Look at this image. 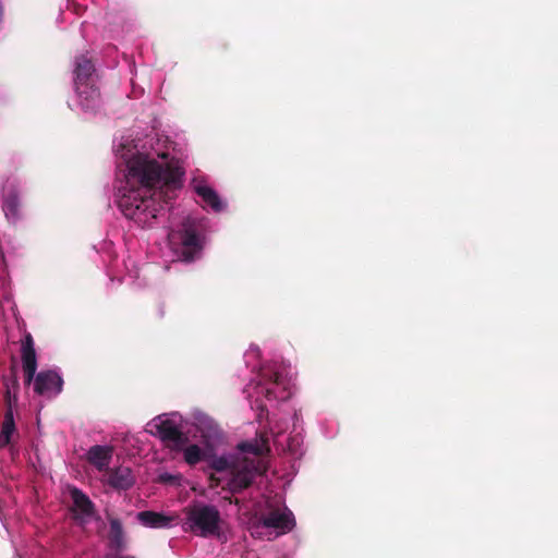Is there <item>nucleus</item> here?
Here are the masks:
<instances>
[{
  "label": "nucleus",
  "mask_w": 558,
  "mask_h": 558,
  "mask_svg": "<svg viewBox=\"0 0 558 558\" xmlns=\"http://www.w3.org/2000/svg\"><path fill=\"white\" fill-rule=\"evenodd\" d=\"M112 149L119 211L140 229L157 227L183 187L186 146L153 131H129L114 138Z\"/></svg>",
  "instance_id": "nucleus-1"
},
{
  "label": "nucleus",
  "mask_w": 558,
  "mask_h": 558,
  "mask_svg": "<svg viewBox=\"0 0 558 558\" xmlns=\"http://www.w3.org/2000/svg\"><path fill=\"white\" fill-rule=\"evenodd\" d=\"M302 425L301 411L295 410L283 418L272 415L267 428L264 427L256 438L239 442L232 452L206 454L198 445L190 444L181 448L183 459L191 466L206 461L211 471L210 487L235 494L248 487L254 477L265 471V457L271 442L279 453L294 461L302 459L305 453Z\"/></svg>",
  "instance_id": "nucleus-2"
},
{
  "label": "nucleus",
  "mask_w": 558,
  "mask_h": 558,
  "mask_svg": "<svg viewBox=\"0 0 558 558\" xmlns=\"http://www.w3.org/2000/svg\"><path fill=\"white\" fill-rule=\"evenodd\" d=\"M294 389L292 369L282 363L270 362L262 365L254 378L246 385L244 393L252 410L257 412L262 423L264 415L268 418V407L288 400Z\"/></svg>",
  "instance_id": "nucleus-3"
},
{
  "label": "nucleus",
  "mask_w": 558,
  "mask_h": 558,
  "mask_svg": "<svg viewBox=\"0 0 558 558\" xmlns=\"http://www.w3.org/2000/svg\"><path fill=\"white\" fill-rule=\"evenodd\" d=\"M168 245L178 260L193 263L202 258L206 245L205 220L192 215L173 218Z\"/></svg>",
  "instance_id": "nucleus-4"
},
{
  "label": "nucleus",
  "mask_w": 558,
  "mask_h": 558,
  "mask_svg": "<svg viewBox=\"0 0 558 558\" xmlns=\"http://www.w3.org/2000/svg\"><path fill=\"white\" fill-rule=\"evenodd\" d=\"M74 96L69 100V107L85 116H96L101 112L104 101L97 86V75L90 59L85 54L77 56L73 69Z\"/></svg>",
  "instance_id": "nucleus-5"
},
{
  "label": "nucleus",
  "mask_w": 558,
  "mask_h": 558,
  "mask_svg": "<svg viewBox=\"0 0 558 558\" xmlns=\"http://www.w3.org/2000/svg\"><path fill=\"white\" fill-rule=\"evenodd\" d=\"M180 526L183 532L204 538H221L225 534V520L219 509L202 500H193L182 509Z\"/></svg>",
  "instance_id": "nucleus-6"
},
{
  "label": "nucleus",
  "mask_w": 558,
  "mask_h": 558,
  "mask_svg": "<svg viewBox=\"0 0 558 558\" xmlns=\"http://www.w3.org/2000/svg\"><path fill=\"white\" fill-rule=\"evenodd\" d=\"M21 359L25 383L34 380V389L38 395L50 398L61 392L63 380L57 371H41L36 375L37 354L31 333H26L21 341Z\"/></svg>",
  "instance_id": "nucleus-7"
},
{
  "label": "nucleus",
  "mask_w": 558,
  "mask_h": 558,
  "mask_svg": "<svg viewBox=\"0 0 558 558\" xmlns=\"http://www.w3.org/2000/svg\"><path fill=\"white\" fill-rule=\"evenodd\" d=\"M186 425L187 420L179 412H170L155 416L146 424L145 430L151 436L158 437L168 447L180 449L187 441L184 434Z\"/></svg>",
  "instance_id": "nucleus-8"
},
{
  "label": "nucleus",
  "mask_w": 558,
  "mask_h": 558,
  "mask_svg": "<svg viewBox=\"0 0 558 558\" xmlns=\"http://www.w3.org/2000/svg\"><path fill=\"white\" fill-rule=\"evenodd\" d=\"M295 519L287 507L268 511L259 519L252 521L248 531L254 538L271 541L292 531Z\"/></svg>",
  "instance_id": "nucleus-9"
},
{
  "label": "nucleus",
  "mask_w": 558,
  "mask_h": 558,
  "mask_svg": "<svg viewBox=\"0 0 558 558\" xmlns=\"http://www.w3.org/2000/svg\"><path fill=\"white\" fill-rule=\"evenodd\" d=\"M23 180L11 174L5 178L1 190V209L10 225H16L23 219Z\"/></svg>",
  "instance_id": "nucleus-10"
},
{
  "label": "nucleus",
  "mask_w": 558,
  "mask_h": 558,
  "mask_svg": "<svg viewBox=\"0 0 558 558\" xmlns=\"http://www.w3.org/2000/svg\"><path fill=\"white\" fill-rule=\"evenodd\" d=\"M190 185L203 209L216 214L227 209L228 203L214 189L207 175L201 173L193 175Z\"/></svg>",
  "instance_id": "nucleus-11"
},
{
  "label": "nucleus",
  "mask_w": 558,
  "mask_h": 558,
  "mask_svg": "<svg viewBox=\"0 0 558 558\" xmlns=\"http://www.w3.org/2000/svg\"><path fill=\"white\" fill-rule=\"evenodd\" d=\"M137 521L148 529H171L180 525V514L177 512L141 511Z\"/></svg>",
  "instance_id": "nucleus-12"
},
{
  "label": "nucleus",
  "mask_w": 558,
  "mask_h": 558,
  "mask_svg": "<svg viewBox=\"0 0 558 558\" xmlns=\"http://www.w3.org/2000/svg\"><path fill=\"white\" fill-rule=\"evenodd\" d=\"M113 451L114 449L110 445H94L86 451L85 459L97 471L105 472L109 469Z\"/></svg>",
  "instance_id": "nucleus-13"
},
{
  "label": "nucleus",
  "mask_w": 558,
  "mask_h": 558,
  "mask_svg": "<svg viewBox=\"0 0 558 558\" xmlns=\"http://www.w3.org/2000/svg\"><path fill=\"white\" fill-rule=\"evenodd\" d=\"M70 495L73 501V512L81 523H86L93 517V505L88 497L77 488H72Z\"/></svg>",
  "instance_id": "nucleus-14"
},
{
  "label": "nucleus",
  "mask_w": 558,
  "mask_h": 558,
  "mask_svg": "<svg viewBox=\"0 0 558 558\" xmlns=\"http://www.w3.org/2000/svg\"><path fill=\"white\" fill-rule=\"evenodd\" d=\"M125 546L124 534L121 523L113 519L110 521L109 547L110 553L106 558H129L122 555Z\"/></svg>",
  "instance_id": "nucleus-15"
},
{
  "label": "nucleus",
  "mask_w": 558,
  "mask_h": 558,
  "mask_svg": "<svg viewBox=\"0 0 558 558\" xmlns=\"http://www.w3.org/2000/svg\"><path fill=\"white\" fill-rule=\"evenodd\" d=\"M187 424L196 427L203 437L214 436L218 432L216 422L208 414L199 410L192 411Z\"/></svg>",
  "instance_id": "nucleus-16"
},
{
  "label": "nucleus",
  "mask_w": 558,
  "mask_h": 558,
  "mask_svg": "<svg viewBox=\"0 0 558 558\" xmlns=\"http://www.w3.org/2000/svg\"><path fill=\"white\" fill-rule=\"evenodd\" d=\"M134 483L132 471L128 466H119L108 475V484L118 489H128Z\"/></svg>",
  "instance_id": "nucleus-17"
},
{
  "label": "nucleus",
  "mask_w": 558,
  "mask_h": 558,
  "mask_svg": "<svg viewBox=\"0 0 558 558\" xmlns=\"http://www.w3.org/2000/svg\"><path fill=\"white\" fill-rule=\"evenodd\" d=\"M15 434V423H14V416L13 411L11 408L8 409V411L4 414V418L1 425V432H0V446L7 447L12 442V438Z\"/></svg>",
  "instance_id": "nucleus-18"
},
{
  "label": "nucleus",
  "mask_w": 558,
  "mask_h": 558,
  "mask_svg": "<svg viewBox=\"0 0 558 558\" xmlns=\"http://www.w3.org/2000/svg\"><path fill=\"white\" fill-rule=\"evenodd\" d=\"M260 357V350L257 345L252 344L244 354V360L247 366L255 367L254 362Z\"/></svg>",
  "instance_id": "nucleus-19"
},
{
  "label": "nucleus",
  "mask_w": 558,
  "mask_h": 558,
  "mask_svg": "<svg viewBox=\"0 0 558 558\" xmlns=\"http://www.w3.org/2000/svg\"><path fill=\"white\" fill-rule=\"evenodd\" d=\"M159 477H160V481L163 483H170V484H175V485H180V483L182 481V476L180 474L162 473V474H160Z\"/></svg>",
  "instance_id": "nucleus-20"
},
{
  "label": "nucleus",
  "mask_w": 558,
  "mask_h": 558,
  "mask_svg": "<svg viewBox=\"0 0 558 558\" xmlns=\"http://www.w3.org/2000/svg\"><path fill=\"white\" fill-rule=\"evenodd\" d=\"M118 22L120 25V29L111 28L110 32L114 34V36H120L124 33H128L131 28V24L128 23L123 17H118Z\"/></svg>",
  "instance_id": "nucleus-21"
},
{
  "label": "nucleus",
  "mask_w": 558,
  "mask_h": 558,
  "mask_svg": "<svg viewBox=\"0 0 558 558\" xmlns=\"http://www.w3.org/2000/svg\"><path fill=\"white\" fill-rule=\"evenodd\" d=\"M10 284V280L7 274L0 275V292L5 293L8 287Z\"/></svg>",
  "instance_id": "nucleus-22"
},
{
  "label": "nucleus",
  "mask_w": 558,
  "mask_h": 558,
  "mask_svg": "<svg viewBox=\"0 0 558 558\" xmlns=\"http://www.w3.org/2000/svg\"><path fill=\"white\" fill-rule=\"evenodd\" d=\"M111 245H112V242L105 241L104 244H102L101 250H107L110 253Z\"/></svg>",
  "instance_id": "nucleus-23"
},
{
  "label": "nucleus",
  "mask_w": 558,
  "mask_h": 558,
  "mask_svg": "<svg viewBox=\"0 0 558 558\" xmlns=\"http://www.w3.org/2000/svg\"><path fill=\"white\" fill-rule=\"evenodd\" d=\"M1 260H2L3 264H5L3 254H1Z\"/></svg>",
  "instance_id": "nucleus-24"
}]
</instances>
